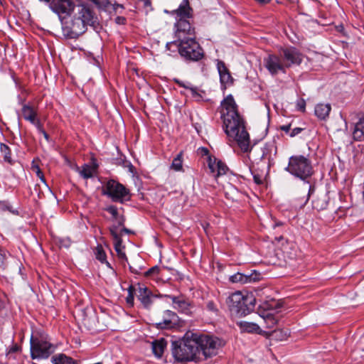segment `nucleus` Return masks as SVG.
I'll list each match as a JSON object with an SVG mask.
<instances>
[{
  "label": "nucleus",
  "mask_w": 364,
  "mask_h": 364,
  "mask_svg": "<svg viewBox=\"0 0 364 364\" xmlns=\"http://www.w3.org/2000/svg\"><path fill=\"white\" fill-rule=\"evenodd\" d=\"M278 333H282L281 331H274V334H277Z\"/></svg>",
  "instance_id": "nucleus-61"
},
{
  "label": "nucleus",
  "mask_w": 364,
  "mask_h": 364,
  "mask_svg": "<svg viewBox=\"0 0 364 364\" xmlns=\"http://www.w3.org/2000/svg\"><path fill=\"white\" fill-rule=\"evenodd\" d=\"M253 178H254V181L257 183V184H261L262 183V178L259 175H257V174H255L253 176Z\"/></svg>",
  "instance_id": "nucleus-53"
},
{
  "label": "nucleus",
  "mask_w": 364,
  "mask_h": 364,
  "mask_svg": "<svg viewBox=\"0 0 364 364\" xmlns=\"http://www.w3.org/2000/svg\"><path fill=\"white\" fill-rule=\"evenodd\" d=\"M257 280H258V274L256 272L249 275L237 272L230 277V281L232 283L246 284Z\"/></svg>",
  "instance_id": "nucleus-23"
},
{
  "label": "nucleus",
  "mask_w": 364,
  "mask_h": 364,
  "mask_svg": "<svg viewBox=\"0 0 364 364\" xmlns=\"http://www.w3.org/2000/svg\"><path fill=\"white\" fill-rule=\"evenodd\" d=\"M116 23L119 24H124L126 22V18L122 16H117L115 19Z\"/></svg>",
  "instance_id": "nucleus-54"
},
{
  "label": "nucleus",
  "mask_w": 364,
  "mask_h": 364,
  "mask_svg": "<svg viewBox=\"0 0 364 364\" xmlns=\"http://www.w3.org/2000/svg\"><path fill=\"white\" fill-rule=\"evenodd\" d=\"M326 196H321L312 200V207L317 211L325 210L328 206Z\"/></svg>",
  "instance_id": "nucleus-31"
},
{
  "label": "nucleus",
  "mask_w": 364,
  "mask_h": 364,
  "mask_svg": "<svg viewBox=\"0 0 364 364\" xmlns=\"http://www.w3.org/2000/svg\"><path fill=\"white\" fill-rule=\"evenodd\" d=\"M111 235L114 240V250L117 253V255L119 259L122 260L127 261V257L124 252H123L122 249L124 247L122 246V240L120 235L117 233V227L112 226L109 229Z\"/></svg>",
  "instance_id": "nucleus-21"
},
{
  "label": "nucleus",
  "mask_w": 364,
  "mask_h": 364,
  "mask_svg": "<svg viewBox=\"0 0 364 364\" xmlns=\"http://www.w3.org/2000/svg\"><path fill=\"white\" fill-rule=\"evenodd\" d=\"M144 1H145V5H148V4H151L149 0H144Z\"/></svg>",
  "instance_id": "nucleus-59"
},
{
  "label": "nucleus",
  "mask_w": 364,
  "mask_h": 364,
  "mask_svg": "<svg viewBox=\"0 0 364 364\" xmlns=\"http://www.w3.org/2000/svg\"><path fill=\"white\" fill-rule=\"evenodd\" d=\"M123 233H126V234H133L134 232L125 227H123L120 231V234H119L120 235V237L122 236V235Z\"/></svg>",
  "instance_id": "nucleus-52"
},
{
  "label": "nucleus",
  "mask_w": 364,
  "mask_h": 364,
  "mask_svg": "<svg viewBox=\"0 0 364 364\" xmlns=\"http://www.w3.org/2000/svg\"><path fill=\"white\" fill-rule=\"evenodd\" d=\"M282 223H277L274 225V228H275L276 226H279V225H282Z\"/></svg>",
  "instance_id": "nucleus-60"
},
{
  "label": "nucleus",
  "mask_w": 364,
  "mask_h": 364,
  "mask_svg": "<svg viewBox=\"0 0 364 364\" xmlns=\"http://www.w3.org/2000/svg\"><path fill=\"white\" fill-rule=\"evenodd\" d=\"M31 124H34L39 133H41L44 131V129L43 127V124L40 122L38 119H36L33 122H31Z\"/></svg>",
  "instance_id": "nucleus-44"
},
{
  "label": "nucleus",
  "mask_w": 364,
  "mask_h": 364,
  "mask_svg": "<svg viewBox=\"0 0 364 364\" xmlns=\"http://www.w3.org/2000/svg\"><path fill=\"white\" fill-rule=\"evenodd\" d=\"M267 306L264 307L263 311L259 314V316L263 318L264 321L266 323L267 328H273L278 322L277 318L271 312L269 311V309H274L273 306H270L267 304ZM280 306L279 304H277L274 306V309L279 308Z\"/></svg>",
  "instance_id": "nucleus-22"
},
{
  "label": "nucleus",
  "mask_w": 364,
  "mask_h": 364,
  "mask_svg": "<svg viewBox=\"0 0 364 364\" xmlns=\"http://www.w3.org/2000/svg\"><path fill=\"white\" fill-rule=\"evenodd\" d=\"M115 220L117 223V225H116L115 226H117V228L119 227H124L125 222V218L124 215H119Z\"/></svg>",
  "instance_id": "nucleus-45"
},
{
  "label": "nucleus",
  "mask_w": 364,
  "mask_h": 364,
  "mask_svg": "<svg viewBox=\"0 0 364 364\" xmlns=\"http://www.w3.org/2000/svg\"><path fill=\"white\" fill-rule=\"evenodd\" d=\"M160 272V268L159 266L156 265L150 268L149 270L144 272V275L146 277H155L159 275Z\"/></svg>",
  "instance_id": "nucleus-38"
},
{
  "label": "nucleus",
  "mask_w": 364,
  "mask_h": 364,
  "mask_svg": "<svg viewBox=\"0 0 364 364\" xmlns=\"http://www.w3.org/2000/svg\"><path fill=\"white\" fill-rule=\"evenodd\" d=\"M220 113L227 136L232 138L243 152L250 151V139L246 122L239 113L238 106L232 95H228L221 102Z\"/></svg>",
  "instance_id": "nucleus-1"
},
{
  "label": "nucleus",
  "mask_w": 364,
  "mask_h": 364,
  "mask_svg": "<svg viewBox=\"0 0 364 364\" xmlns=\"http://www.w3.org/2000/svg\"><path fill=\"white\" fill-rule=\"evenodd\" d=\"M174 46L178 49L181 57L188 63L200 62L205 58L203 48L196 40V37H189L182 41H172L166 44L168 50Z\"/></svg>",
  "instance_id": "nucleus-5"
},
{
  "label": "nucleus",
  "mask_w": 364,
  "mask_h": 364,
  "mask_svg": "<svg viewBox=\"0 0 364 364\" xmlns=\"http://www.w3.org/2000/svg\"><path fill=\"white\" fill-rule=\"evenodd\" d=\"M208 166L210 173L215 178L225 175L228 171V167L225 163L220 160H217L215 157L212 158L210 156H208Z\"/></svg>",
  "instance_id": "nucleus-19"
},
{
  "label": "nucleus",
  "mask_w": 364,
  "mask_h": 364,
  "mask_svg": "<svg viewBox=\"0 0 364 364\" xmlns=\"http://www.w3.org/2000/svg\"><path fill=\"white\" fill-rule=\"evenodd\" d=\"M53 364H77V361L64 353H59L51 358Z\"/></svg>",
  "instance_id": "nucleus-27"
},
{
  "label": "nucleus",
  "mask_w": 364,
  "mask_h": 364,
  "mask_svg": "<svg viewBox=\"0 0 364 364\" xmlns=\"http://www.w3.org/2000/svg\"><path fill=\"white\" fill-rule=\"evenodd\" d=\"M141 269V267L139 269H137L134 268L132 266H129V270L131 271V272L134 273V274H140V270Z\"/></svg>",
  "instance_id": "nucleus-55"
},
{
  "label": "nucleus",
  "mask_w": 364,
  "mask_h": 364,
  "mask_svg": "<svg viewBox=\"0 0 364 364\" xmlns=\"http://www.w3.org/2000/svg\"><path fill=\"white\" fill-rule=\"evenodd\" d=\"M32 359H46L55 350L56 347L48 341L43 332L36 331L30 339Z\"/></svg>",
  "instance_id": "nucleus-7"
},
{
  "label": "nucleus",
  "mask_w": 364,
  "mask_h": 364,
  "mask_svg": "<svg viewBox=\"0 0 364 364\" xmlns=\"http://www.w3.org/2000/svg\"><path fill=\"white\" fill-rule=\"evenodd\" d=\"M264 66L272 75H277L279 72L285 73L286 67L284 65L280 55L270 54L264 59Z\"/></svg>",
  "instance_id": "nucleus-13"
},
{
  "label": "nucleus",
  "mask_w": 364,
  "mask_h": 364,
  "mask_svg": "<svg viewBox=\"0 0 364 364\" xmlns=\"http://www.w3.org/2000/svg\"><path fill=\"white\" fill-rule=\"evenodd\" d=\"M0 151L3 154L4 161L12 164L11 151L9 146L4 143H0Z\"/></svg>",
  "instance_id": "nucleus-33"
},
{
  "label": "nucleus",
  "mask_w": 364,
  "mask_h": 364,
  "mask_svg": "<svg viewBox=\"0 0 364 364\" xmlns=\"http://www.w3.org/2000/svg\"><path fill=\"white\" fill-rule=\"evenodd\" d=\"M41 134H42L45 138V139L48 141V142H50V138L48 135V134L44 130L43 132H42Z\"/></svg>",
  "instance_id": "nucleus-56"
},
{
  "label": "nucleus",
  "mask_w": 364,
  "mask_h": 364,
  "mask_svg": "<svg viewBox=\"0 0 364 364\" xmlns=\"http://www.w3.org/2000/svg\"><path fill=\"white\" fill-rule=\"evenodd\" d=\"M353 136L356 141H361L364 140V117L360 118L355 124Z\"/></svg>",
  "instance_id": "nucleus-28"
},
{
  "label": "nucleus",
  "mask_w": 364,
  "mask_h": 364,
  "mask_svg": "<svg viewBox=\"0 0 364 364\" xmlns=\"http://www.w3.org/2000/svg\"><path fill=\"white\" fill-rule=\"evenodd\" d=\"M9 253L0 245V270H4L8 265Z\"/></svg>",
  "instance_id": "nucleus-34"
},
{
  "label": "nucleus",
  "mask_w": 364,
  "mask_h": 364,
  "mask_svg": "<svg viewBox=\"0 0 364 364\" xmlns=\"http://www.w3.org/2000/svg\"><path fill=\"white\" fill-rule=\"evenodd\" d=\"M167 342L164 338L156 340L152 342V351L157 358H161L166 347Z\"/></svg>",
  "instance_id": "nucleus-26"
},
{
  "label": "nucleus",
  "mask_w": 364,
  "mask_h": 364,
  "mask_svg": "<svg viewBox=\"0 0 364 364\" xmlns=\"http://www.w3.org/2000/svg\"><path fill=\"white\" fill-rule=\"evenodd\" d=\"M277 148L274 141L267 142L261 148L259 161L269 168L274 164V160L277 155Z\"/></svg>",
  "instance_id": "nucleus-15"
},
{
  "label": "nucleus",
  "mask_w": 364,
  "mask_h": 364,
  "mask_svg": "<svg viewBox=\"0 0 364 364\" xmlns=\"http://www.w3.org/2000/svg\"><path fill=\"white\" fill-rule=\"evenodd\" d=\"M308 200H309V197L306 199V200H305V203H306L308 201Z\"/></svg>",
  "instance_id": "nucleus-64"
},
{
  "label": "nucleus",
  "mask_w": 364,
  "mask_h": 364,
  "mask_svg": "<svg viewBox=\"0 0 364 364\" xmlns=\"http://www.w3.org/2000/svg\"><path fill=\"white\" fill-rule=\"evenodd\" d=\"M124 166H128L129 168V170L132 172L134 166L129 161H126L124 164Z\"/></svg>",
  "instance_id": "nucleus-58"
},
{
  "label": "nucleus",
  "mask_w": 364,
  "mask_h": 364,
  "mask_svg": "<svg viewBox=\"0 0 364 364\" xmlns=\"http://www.w3.org/2000/svg\"><path fill=\"white\" fill-rule=\"evenodd\" d=\"M20 350V347L18 346V344H14L9 349V353H15Z\"/></svg>",
  "instance_id": "nucleus-47"
},
{
  "label": "nucleus",
  "mask_w": 364,
  "mask_h": 364,
  "mask_svg": "<svg viewBox=\"0 0 364 364\" xmlns=\"http://www.w3.org/2000/svg\"><path fill=\"white\" fill-rule=\"evenodd\" d=\"M98 165L95 160H92V164H84L81 170L79 171L80 176L85 179L90 178L93 176L94 173L97 171Z\"/></svg>",
  "instance_id": "nucleus-25"
},
{
  "label": "nucleus",
  "mask_w": 364,
  "mask_h": 364,
  "mask_svg": "<svg viewBox=\"0 0 364 364\" xmlns=\"http://www.w3.org/2000/svg\"><path fill=\"white\" fill-rule=\"evenodd\" d=\"M39 1H41V2H44L45 4L46 2H50V0H39Z\"/></svg>",
  "instance_id": "nucleus-62"
},
{
  "label": "nucleus",
  "mask_w": 364,
  "mask_h": 364,
  "mask_svg": "<svg viewBox=\"0 0 364 364\" xmlns=\"http://www.w3.org/2000/svg\"><path fill=\"white\" fill-rule=\"evenodd\" d=\"M172 13L176 15V20L178 18L191 19L193 16V10L191 7L188 0H183L178 9L173 11Z\"/></svg>",
  "instance_id": "nucleus-20"
},
{
  "label": "nucleus",
  "mask_w": 364,
  "mask_h": 364,
  "mask_svg": "<svg viewBox=\"0 0 364 364\" xmlns=\"http://www.w3.org/2000/svg\"><path fill=\"white\" fill-rule=\"evenodd\" d=\"M178 323V315L171 310H166L163 314L162 320L156 323V327L159 329H169L177 326Z\"/></svg>",
  "instance_id": "nucleus-16"
},
{
  "label": "nucleus",
  "mask_w": 364,
  "mask_h": 364,
  "mask_svg": "<svg viewBox=\"0 0 364 364\" xmlns=\"http://www.w3.org/2000/svg\"><path fill=\"white\" fill-rule=\"evenodd\" d=\"M102 193L116 203H124L131 200L129 190L114 179H109L103 183Z\"/></svg>",
  "instance_id": "nucleus-9"
},
{
  "label": "nucleus",
  "mask_w": 364,
  "mask_h": 364,
  "mask_svg": "<svg viewBox=\"0 0 364 364\" xmlns=\"http://www.w3.org/2000/svg\"><path fill=\"white\" fill-rule=\"evenodd\" d=\"M258 4L261 5H265L270 2L271 0H255Z\"/></svg>",
  "instance_id": "nucleus-57"
},
{
  "label": "nucleus",
  "mask_w": 364,
  "mask_h": 364,
  "mask_svg": "<svg viewBox=\"0 0 364 364\" xmlns=\"http://www.w3.org/2000/svg\"><path fill=\"white\" fill-rule=\"evenodd\" d=\"M226 304L232 315L242 317L254 311L256 299L252 294H243L235 291L227 297Z\"/></svg>",
  "instance_id": "nucleus-4"
},
{
  "label": "nucleus",
  "mask_w": 364,
  "mask_h": 364,
  "mask_svg": "<svg viewBox=\"0 0 364 364\" xmlns=\"http://www.w3.org/2000/svg\"><path fill=\"white\" fill-rule=\"evenodd\" d=\"M176 37L175 41H182L189 38V37H196L195 28L190 19L178 18L175 23Z\"/></svg>",
  "instance_id": "nucleus-11"
},
{
  "label": "nucleus",
  "mask_w": 364,
  "mask_h": 364,
  "mask_svg": "<svg viewBox=\"0 0 364 364\" xmlns=\"http://www.w3.org/2000/svg\"><path fill=\"white\" fill-rule=\"evenodd\" d=\"M206 308L208 311L214 313H217L218 311L215 304L213 301H209L207 303Z\"/></svg>",
  "instance_id": "nucleus-43"
},
{
  "label": "nucleus",
  "mask_w": 364,
  "mask_h": 364,
  "mask_svg": "<svg viewBox=\"0 0 364 364\" xmlns=\"http://www.w3.org/2000/svg\"><path fill=\"white\" fill-rule=\"evenodd\" d=\"M303 131L302 128L300 127H296L291 130V132H289V136L290 137H294L299 134H300Z\"/></svg>",
  "instance_id": "nucleus-46"
},
{
  "label": "nucleus",
  "mask_w": 364,
  "mask_h": 364,
  "mask_svg": "<svg viewBox=\"0 0 364 364\" xmlns=\"http://www.w3.org/2000/svg\"><path fill=\"white\" fill-rule=\"evenodd\" d=\"M296 108L298 110L304 112L306 110V102L304 99L300 98L296 101Z\"/></svg>",
  "instance_id": "nucleus-40"
},
{
  "label": "nucleus",
  "mask_w": 364,
  "mask_h": 364,
  "mask_svg": "<svg viewBox=\"0 0 364 364\" xmlns=\"http://www.w3.org/2000/svg\"><path fill=\"white\" fill-rule=\"evenodd\" d=\"M198 151L202 156H208L209 154V150L205 147H200Z\"/></svg>",
  "instance_id": "nucleus-50"
},
{
  "label": "nucleus",
  "mask_w": 364,
  "mask_h": 364,
  "mask_svg": "<svg viewBox=\"0 0 364 364\" xmlns=\"http://www.w3.org/2000/svg\"><path fill=\"white\" fill-rule=\"evenodd\" d=\"M197 343L199 354L201 353L205 358L212 357L217 354L218 349L224 346L223 340L213 336L191 333Z\"/></svg>",
  "instance_id": "nucleus-8"
},
{
  "label": "nucleus",
  "mask_w": 364,
  "mask_h": 364,
  "mask_svg": "<svg viewBox=\"0 0 364 364\" xmlns=\"http://www.w3.org/2000/svg\"><path fill=\"white\" fill-rule=\"evenodd\" d=\"M187 90H190L191 95L195 98H200L201 95L198 93V88L196 87L191 86V85L187 87Z\"/></svg>",
  "instance_id": "nucleus-42"
},
{
  "label": "nucleus",
  "mask_w": 364,
  "mask_h": 364,
  "mask_svg": "<svg viewBox=\"0 0 364 364\" xmlns=\"http://www.w3.org/2000/svg\"><path fill=\"white\" fill-rule=\"evenodd\" d=\"M53 12L58 16L59 19L65 16L72 14V12L76 9L73 0H50L46 2Z\"/></svg>",
  "instance_id": "nucleus-10"
},
{
  "label": "nucleus",
  "mask_w": 364,
  "mask_h": 364,
  "mask_svg": "<svg viewBox=\"0 0 364 364\" xmlns=\"http://www.w3.org/2000/svg\"><path fill=\"white\" fill-rule=\"evenodd\" d=\"M287 332H286V333H284V336H282V337L281 338V339L284 338L285 337H287Z\"/></svg>",
  "instance_id": "nucleus-63"
},
{
  "label": "nucleus",
  "mask_w": 364,
  "mask_h": 364,
  "mask_svg": "<svg viewBox=\"0 0 364 364\" xmlns=\"http://www.w3.org/2000/svg\"><path fill=\"white\" fill-rule=\"evenodd\" d=\"M105 210L112 215L114 220L119 216L118 209L115 205H109L105 208Z\"/></svg>",
  "instance_id": "nucleus-39"
},
{
  "label": "nucleus",
  "mask_w": 364,
  "mask_h": 364,
  "mask_svg": "<svg viewBox=\"0 0 364 364\" xmlns=\"http://www.w3.org/2000/svg\"><path fill=\"white\" fill-rule=\"evenodd\" d=\"M0 210H9L14 213V210H12V206L7 201H1L0 202Z\"/></svg>",
  "instance_id": "nucleus-41"
},
{
  "label": "nucleus",
  "mask_w": 364,
  "mask_h": 364,
  "mask_svg": "<svg viewBox=\"0 0 364 364\" xmlns=\"http://www.w3.org/2000/svg\"><path fill=\"white\" fill-rule=\"evenodd\" d=\"M286 171L304 181H306L314 173L311 161L303 155H293L289 158Z\"/></svg>",
  "instance_id": "nucleus-6"
},
{
  "label": "nucleus",
  "mask_w": 364,
  "mask_h": 364,
  "mask_svg": "<svg viewBox=\"0 0 364 364\" xmlns=\"http://www.w3.org/2000/svg\"><path fill=\"white\" fill-rule=\"evenodd\" d=\"M237 324L239 326L242 331L247 333H255L257 334L263 333V331L257 323L247 321H240Z\"/></svg>",
  "instance_id": "nucleus-24"
},
{
  "label": "nucleus",
  "mask_w": 364,
  "mask_h": 364,
  "mask_svg": "<svg viewBox=\"0 0 364 364\" xmlns=\"http://www.w3.org/2000/svg\"><path fill=\"white\" fill-rule=\"evenodd\" d=\"M113 10L117 12L118 9L120 8L122 9H124V7L122 4H118L117 2L112 4Z\"/></svg>",
  "instance_id": "nucleus-51"
},
{
  "label": "nucleus",
  "mask_w": 364,
  "mask_h": 364,
  "mask_svg": "<svg viewBox=\"0 0 364 364\" xmlns=\"http://www.w3.org/2000/svg\"><path fill=\"white\" fill-rule=\"evenodd\" d=\"M22 114L26 121L31 122H33L34 120L37 118V112L33 109V107L30 106L29 105H23L22 107Z\"/></svg>",
  "instance_id": "nucleus-29"
},
{
  "label": "nucleus",
  "mask_w": 364,
  "mask_h": 364,
  "mask_svg": "<svg viewBox=\"0 0 364 364\" xmlns=\"http://www.w3.org/2000/svg\"><path fill=\"white\" fill-rule=\"evenodd\" d=\"M280 129L285 132L287 134H289V132H291V124L281 126Z\"/></svg>",
  "instance_id": "nucleus-49"
},
{
  "label": "nucleus",
  "mask_w": 364,
  "mask_h": 364,
  "mask_svg": "<svg viewBox=\"0 0 364 364\" xmlns=\"http://www.w3.org/2000/svg\"><path fill=\"white\" fill-rule=\"evenodd\" d=\"M169 298L172 301L173 307L181 314L186 315H191L193 312L194 304L188 299L183 296H171L168 295Z\"/></svg>",
  "instance_id": "nucleus-14"
},
{
  "label": "nucleus",
  "mask_w": 364,
  "mask_h": 364,
  "mask_svg": "<svg viewBox=\"0 0 364 364\" xmlns=\"http://www.w3.org/2000/svg\"><path fill=\"white\" fill-rule=\"evenodd\" d=\"M331 109L329 104H318L315 107V114L321 119H325Z\"/></svg>",
  "instance_id": "nucleus-30"
},
{
  "label": "nucleus",
  "mask_w": 364,
  "mask_h": 364,
  "mask_svg": "<svg viewBox=\"0 0 364 364\" xmlns=\"http://www.w3.org/2000/svg\"><path fill=\"white\" fill-rule=\"evenodd\" d=\"M136 297L140 301L141 305L146 308L149 309L153 302V298L155 295L152 291L145 285L140 283L137 284Z\"/></svg>",
  "instance_id": "nucleus-17"
},
{
  "label": "nucleus",
  "mask_w": 364,
  "mask_h": 364,
  "mask_svg": "<svg viewBox=\"0 0 364 364\" xmlns=\"http://www.w3.org/2000/svg\"><path fill=\"white\" fill-rule=\"evenodd\" d=\"M95 257L101 263H105L106 265L112 269L111 264L107 261V256L105 250L102 246H97L95 250Z\"/></svg>",
  "instance_id": "nucleus-32"
},
{
  "label": "nucleus",
  "mask_w": 364,
  "mask_h": 364,
  "mask_svg": "<svg viewBox=\"0 0 364 364\" xmlns=\"http://www.w3.org/2000/svg\"><path fill=\"white\" fill-rule=\"evenodd\" d=\"M286 68L294 65H300L302 61V54L294 47L290 46L282 48L279 52Z\"/></svg>",
  "instance_id": "nucleus-12"
},
{
  "label": "nucleus",
  "mask_w": 364,
  "mask_h": 364,
  "mask_svg": "<svg viewBox=\"0 0 364 364\" xmlns=\"http://www.w3.org/2000/svg\"><path fill=\"white\" fill-rule=\"evenodd\" d=\"M31 170L36 173V176L40 178V180L46 183V178L44 177L43 173L41 170L38 164L36 162V160H33L31 164Z\"/></svg>",
  "instance_id": "nucleus-37"
},
{
  "label": "nucleus",
  "mask_w": 364,
  "mask_h": 364,
  "mask_svg": "<svg viewBox=\"0 0 364 364\" xmlns=\"http://www.w3.org/2000/svg\"><path fill=\"white\" fill-rule=\"evenodd\" d=\"M182 156H183L182 152H180L178 154H177V156L173 159V160L172 161V164L171 165V168H172L176 171H180L182 170V168H183Z\"/></svg>",
  "instance_id": "nucleus-35"
},
{
  "label": "nucleus",
  "mask_w": 364,
  "mask_h": 364,
  "mask_svg": "<svg viewBox=\"0 0 364 364\" xmlns=\"http://www.w3.org/2000/svg\"><path fill=\"white\" fill-rule=\"evenodd\" d=\"M217 69L220 76L221 87L222 89L225 90L227 86H230L233 84L234 79L232 77L229 69L223 60H217Z\"/></svg>",
  "instance_id": "nucleus-18"
},
{
  "label": "nucleus",
  "mask_w": 364,
  "mask_h": 364,
  "mask_svg": "<svg viewBox=\"0 0 364 364\" xmlns=\"http://www.w3.org/2000/svg\"><path fill=\"white\" fill-rule=\"evenodd\" d=\"M128 295L126 297V302L129 306H133L134 304V295L136 294V289L133 285H130L128 288Z\"/></svg>",
  "instance_id": "nucleus-36"
},
{
  "label": "nucleus",
  "mask_w": 364,
  "mask_h": 364,
  "mask_svg": "<svg viewBox=\"0 0 364 364\" xmlns=\"http://www.w3.org/2000/svg\"><path fill=\"white\" fill-rule=\"evenodd\" d=\"M73 15L60 18L63 35L66 39L77 38L86 32L87 26L95 27L97 16L91 6L78 4L72 12Z\"/></svg>",
  "instance_id": "nucleus-2"
},
{
  "label": "nucleus",
  "mask_w": 364,
  "mask_h": 364,
  "mask_svg": "<svg viewBox=\"0 0 364 364\" xmlns=\"http://www.w3.org/2000/svg\"><path fill=\"white\" fill-rule=\"evenodd\" d=\"M174 82L180 87H184L185 89L187 90V87H188L190 85V83H188L187 85H186L183 82H182L181 80H178V79H174L173 80Z\"/></svg>",
  "instance_id": "nucleus-48"
},
{
  "label": "nucleus",
  "mask_w": 364,
  "mask_h": 364,
  "mask_svg": "<svg viewBox=\"0 0 364 364\" xmlns=\"http://www.w3.org/2000/svg\"><path fill=\"white\" fill-rule=\"evenodd\" d=\"M197 343L191 333L188 332L181 340L172 342V355L178 362L195 360L199 358Z\"/></svg>",
  "instance_id": "nucleus-3"
}]
</instances>
